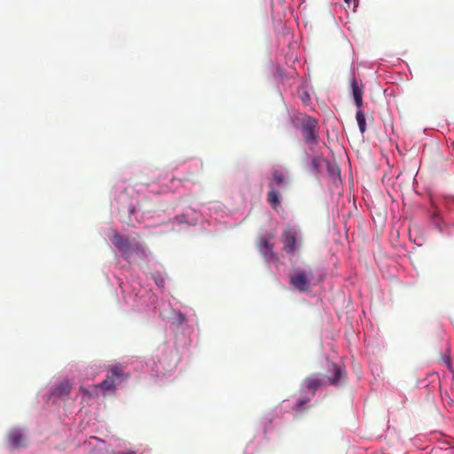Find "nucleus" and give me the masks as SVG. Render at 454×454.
<instances>
[{"mask_svg": "<svg viewBox=\"0 0 454 454\" xmlns=\"http://www.w3.org/2000/svg\"><path fill=\"white\" fill-rule=\"evenodd\" d=\"M328 374H313L303 380L302 386L315 395L316 391L327 386H339L346 380L345 371L338 364L333 363L328 368Z\"/></svg>", "mask_w": 454, "mask_h": 454, "instance_id": "obj_1", "label": "nucleus"}, {"mask_svg": "<svg viewBox=\"0 0 454 454\" xmlns=\"http://www.w3.org/2000/svg\"><path fill=\"white\" fill-rule=\"evenodd\" d=\"M301 134L303 141L309 145H315L318 143V123L310 116L301 121Z\"/></svg>", "mask_w": 454, "mask_h": 454, "instance_id": "obj_2", "label": "nucleus"}, {"mask_svg": "<svg viewBox=\"0 0 454 454\" xmlns=\"http://www.w3.org/2000/svg\"><path fill=\"white\" fill-rule=\"evenodd\" d=\"M312 278V272L298 269L290 276V284L300 292L309 290V278Z\"/></svg>", "mask_w": 454, "mask_h": 454, "instance_id": "obj_3", "label": "nucleus"}, {"mask_svg": "<svg viewBox=\"0 0 454 454\" xmlns=\"http://www.w3.org/2000/svg\"><path fill=\"white\" fill-rule=\"evenodd\" d=\"M299 232L293 227L288 226L282 233L283 249L288 254H293L298 245Z\"/></svg>", "mask_w": 454, "mask_h": 454, "instance_id": "obj_4", "label": "nucleus"}, {"mask_svg": "<svg viewBox=\"0 0 454 454\" xmlns=\"http://www.w3.org/2000/svg\"><path fill=\"white\" fill-rule=\"evenodd\" d=\"M274 244L266 237H261L258 241V249L266 261H277V254L273 251Z\"/></svg>", "mask_w": 454, "mask_h": 454, "instance_id": "obj_5", "label": "nucleus"}, {"mask_svg": "<svg viewBox=\"0 0 454 454\" xmlns=\"http://www.w3.org/2000/svg\"><path fill=\"white\" fill-rule=\"evenodd\" d=\"M112 243L122 253H127L130 248V244L129 239L119 234L118 232H114L111 239Z\"/></svg>", "mask_w": 454, "mask_h": 454, "instance_id": "obj_6", "label": "nucleus"}, {"mask_svg": "<svg viewBox=\"0 0 454 454\" xmlns=\"http://www.w3.org/2000/svg\"><path fill=\"white\" fill-rule=\"evenodd\" d=\"M8 440L11 445L15 449L25 446V444L22 442L23 434L18 429L10 432V434H8Z\"/></svg>", "mask_w": 454, "mask_h": 454, "instance_id": "obj_7", "label": "nucleus"}, {"mask_svg": "<svg viewBox=\"0 0 454 454\" xmlns=\"http://www.w3.org/2000/svg\"><path fill=\"white\" fill-rule=\"evenodd\" d=\"M353 98L357 108H361L363 106V87H360L354 78L351 83Z\"/></svg>", "mask_w": 454, "mask_h": 454, "instance_id": "obj_8", "label": "nucleus"}, {"mask_svg": "<svg viewBox=\"0 0 454 454\" xmlns=\"http://www.w3.org/2000/svg\"><path fill=\"white\" fill-rule=\"evenodd\" d=\"M286 183V175L279 169H275L272 173V181L270 183V188L281 187Z\"/></svg>", "mask_w": 454, "mask_h": 454, "instance_id": "obj_9", "label": "nucleus"}, {"mask_svg": "<svg viewBox=\"0 0 454 454\" xmlns=\"http://www.w3.org/2000/svg\"><path fill=\"white\" fill-rule=\"evenodd\" d=\"M71 392V385L67 380L61 381L59 383L52 391V395L61 397L67 396Z\"/></svg>", "mask_w": 454, "mask_h": 454, "instance_id": "obj_10", "label": "nucleus"}, {"mask_svg": "<svg viewBox=\"0 0 454 454\" xmlns=\"http://www.w3.org/2000/svg\"><path fill=\"white\" fill-rule=\"evenodd\" d=\"M110 377L114 379V381L117 380L120 382H122L127 379V375L124 373V369L121 365H114L109 370Z\"/></svg>", "mask_w": 454, "mask_h": 454, "instance_id": "obj_11", "label": "nucleus"}, {"mask_svg": "<svg viewBox=\"0 0 454 454\" xmlns=\"http://www.w3.org/2000/svg\"><path fill=\"white\" fill-rule=\"evenodd\" d=\"M267 199H268V202L271 205V207L274 209H277L278 207H280V205H281L280 200H279L277 191L274 188H270V190L268 192Z\"/></svg>", "mask_w": 454, "mask_h": 454, "instance_id": "obj_12", "label": "nucleus"}, {"mask_svg": "<svg viewBox=\"0 0 454 454\" xmlns=\"http://www.w3.org/2000/svg\"><path fill=\"white\" fill-rule=\"evenodd\" d=\"M356 118L358 123L359 130L362 134H364L366 130V121H365V115L364 112L361 110V108H358Z\"/></svg>", "mask_w": 454, "mask_h": 454, "instance_id": "obj_13", "label": "nucleus"}, {"mask_svg": "<svg viewBox=\"0 0 454 454\" xmlns=\"http://www.w3.org/2000/svg\"><path fill=\"white\" fill-rule=\"evenodd\" d=\"M325 163H327L325 159L319 156H315L311 160V168L314 172L318 173Z\"/></svg>", "mask_w": 454, "mask_h": 454, "instance_id": "obj_14", "label": "nucleus"}, {"mask_svg": "<svg viewBox=\"0 0 454 454\" xmlns=\"http://www.w3.org/2000/svg\"><path fill=\"white\" fill-rule=\"evenodd\" d=\"M114 383H115L114 379L108 375L106 377V379L105 380H103L98 385V387H100L105 391L114 390Z\"/></svg>", "mask_w": 454, "mask_h": 454, "instance_id": "obj_15", "label": "nucleus"}, {"mask_svg": "<svg viewBox=\"0 0 454 454\" xmlns=\"http://www.w3.org/2000/svg\"><path fill=\"white\" fill-rule=\"evenodd\" d=\"M309 402V398H300L294 407V410L296 411H301L303 410V406Z\"/></svg>", "mask_w": 454, "mask_h": 454, "instance_id": "obj_16", "label": "nucleus"}, {"mask_svg": "<svg viewBox=\"0 0 454 454\" xmlns=\"http://www.w3.org/2000/svg\"><path fill=\"white\" fill-rule=\"evenodd\" d=\"M300 98H301L303 105H305V106L309 105V103H310V96H309V92H307L305 90L301 91V94H300Z\"/></svg>", "mask_w": 454, "mask_h": 454, "instance_id": "obj_17", "label": "nucleus"}, {"mask_svg": "<svg viewBox=\"0 0 454 454\" xmlns=\"http://www.w3.org/2000/svg\"><path fill=\"white\" fill-rule=\"evenodd\" d=\"M186 320L185 316L183 313H178V316L176 317V324L177 325H181L184 324Z\"/></svg>", "mask_w": 454, "mask_h": 454, "instance_id": "obj_18", "label": "nucleus"}, {"mask_svg": "<svg viewBox=\"0 0 454 454\" xmlns=\"http://www.w3.org/2000/svg\"><path fill=\"white\" fill-rule=\"evenodd\" d=\"M80 390H81V391H82V392H84V393H88V392H87V390H85V389H84V388H82V387H80Z\"/></svg>", "mask_w": 454, "mask_h": 454, "instance_id": "obj_19", "label": "nucleus"}, {"mask_svg": "<svg viewBox=\"0 0 454 454\" xmlns=\"http://www.w3.org/2000/svg\"><path fill=\"white\" fill-rule=\"evenodd\" d=\"M348 1H349V0H345V2H347V3H348Z\"/></svg>", "mask_w": 454, "mask_h": 454, "instance_id": "obj_20", "label": "nucleus"}]
</instances>
